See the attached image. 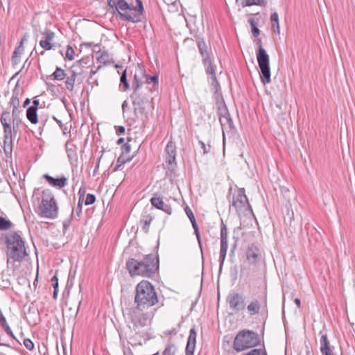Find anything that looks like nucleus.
<instances>
[{"instance_id": "f257e3e1", "label": "nucleus", "mask_w": 355, "mask_h": 355, "mask_svg": "<svg viewBox=\"0 0 355 355\" xmlns=\"http://www.w3.org/2000/svg\"><path fill=\"white\" fill-rule=\"evenodd\" d=\"M158 302L154 286L148 281L140 282L135 288L134 304L123 309V316L130 323V328L136 334L144 337L150 325L157 309L153 308Z\"/></svg>"}, {"instance_id": "f03ea898", "label": "nucleus", "mask_w": 355, "mask_h": 355, "mask_svg": "<svg viewBox=\"0 0 355 355\" xmlns=\"http://www.w3.org/2000/svg\"><path fill=\"white\" fill-rule=\"evenodd\" d=\"M6 244L8 264L12 269L13 275L19 284L22 275V238L17 232H10L2 236Z\"/></svg>"}, {"instance_id": "7ed1b4c3", "label": "nucleus", "mask_w": 355, "mask_h": 355, "mask_svg": "<svg viewBox=\"0 0 355 355\" xmlns=\"http://www.w3.org/2000/svg\"><path fill=\"white\" fill-rule=\"evenodd\" d=\"M133 92L130 97L134 105L138 107L140 112H143L145 110V106L149 104L153 99L151 93L153 88L148 85H144L143 81L139 77V75L135 74L132 83Z\"/></svg>"}, {"instance_id": "20e7f679", "label": "nucleus", "mask_w": 355, "mask_h": 355, "mask_svg": "<svg viewBox=\"0 0 355 355\" xmlns=\"http://www.w3.org/2000/svg\"><path fill=\"white\" fill-rule=\"evenodd\" d=\"M36 195L35 191L33 198L40 201L38 205L40 214L46 218H55L58 214V206L52 191L49 189L42 191L41 198L36 197Z\"/></svg>"}, {"instance_id": "39448f33", "label": "nucleus", "mask_w": 355, "mask_h": 355, "mask_svg": "<svg viewBox=\"0 0 355 355\" xmlns=\"http://www.w3.org/2000/svg\"><path fill=\"white\" fill-rule=\"evenodd\" d=\"M260 343L259 335L250 330L239 331L233 343L234 349L238 352H242L247 349L257 346Z\"/></svg>"}, {"instance_id": "423d86ee", "label": "nucleus", "mask_w": 355, "mask_h": 355, "mask_svg": "<svg viewBox=\"0 0 355 355\" xmlns=\"http://www.w3.org/2000/svg\"><path fill=\"white\" fill-rule=\"evenodd\" d=\"M258 45V51L257 52V59L259 67L260 68L261 81L263 85L270 83V69L269 65V56L266 50L263 48L261 40L257 42Z\"/></svg>"}, {"instance_id": "0eeeda50", "label": "nucleus", "mask_w": 355, "mask_h": 355, "mask_svg": "<svg viewBox=\"0 0 355 355\" xmlns=\"http://www.w3.org/2000/svg\"><path fill=\"white\" fill-rule=\"evenodd\" d=\"M230 208H234L239 215H246L251 211L250 205L243 188L239 189L237 193L232 197Z\"/></svg>"}, {"instance_id": "6e6552de", "label": "nucleus", "mask_w": 355, "mask_h": 355, "mask_svg": "<svg viewBox=\"0 0 355 355\" xmlns=\"http://www.w3.org/2000/svg\"><path fill=\"white\" fill-rule=\"evenodd\" d=\"M202 64L205 67L206 74L209 76L208 80L210 83L211 89L214 91L215 98L217 101L222 98L221 93L220 92V87L217 80L216 75V67L214 65L211 58L202 60Z\"/></svg>"}, {"instance_id": "1a4fd4ad", "label": "nucleus", "mask_w": 355, "mask_h": 355, "mask_svg": "<svg viewBox=\"0 0 355 355\" xmlns=\"http://www.w3.org/2000/svg\"><path fill=\"white\" fill-rule=\"evenodd\" d=\"M139 262L143 277H150L159 269V259L157 254H148Z\"/></svg>"}, {"instance_id": "9d476101", "label": "nucleus", "mask_w": 355, "mask_h": 355, "mask_svg": "<svg viewBox=\"0 0 355 355\" xmlns=\"http://www.w3.org/2000/svg\"><path fill=\"white\" fill-rule=\"evenodd\" d=\"M227 248V226L224 223H222L220 229V248L219 255L220 270H221L225 260Z\"/></svg>"}, {"instance_id": "9b49d317", "label": "nucleus", "mask_w": 355, "mask_h": 355, "mask_svg": "<svg viewBox=\"0 0 355 355\" xmlns=\"http://www.w3.org/2000/svg\"><path fill=\"white\" fill-rule=\"evenodd\" d=\"M227 302L230 309L235 311H240L245 309L244 297L237 293H233L228 295Z\"/></svg>"}, {"instance_id": "f8f14e48", "label": "nucleus", "mask_w": 355, "mask_h": 355, "mask_svg": "<svg viewBox=\"0 0 355 355\" xmlns=\"http://www.w3.org/2000/svg\"><path fill=\"white\" fill-rule=\"evenodd\" d=\"M0 121L4 129V143L12 142V129L10 127L11 116L9 112H3Z\"/></svg>"}, {"instance_id": "ddd939ff", "label": "nucleus", "mask_w": 355, "mask_h": 355, "mask_svg": "<svg viewBox=\"0 0 355 355\" xmlns=\"http://www.w3.org/2000/svg\"><path fill=\"white\" fill-rule=\"evenodd\" d=\"M19 79H17L15 87L13 89V94L11 98V105L12 106V116H15L18 115L20 113V110H19V105H20V101H19V95L22 94V92H20V88H19Z\"/></svg>"}, {"instance_id": "4468645a", "label": "nucleus", "mask_w": 355, "mask_h": 355, "mask_svg": "<svg viewBox=\"0 0 355 355\" xmlns=\"http://www.w3.org/2000/svg\"><path fill=\"white\" fill-rule=\"evenodd\" d=\"M246 257L250 264L256 265L261 258L260 249L254 244L250 245L246 250Z\"/></svg>"}, {"instance_id": "2eb2a0df", "label": "nucleus", "mask_w": 355, "mask_h": 355, "mask_svg": "<svg viewBox=\"0 0 355 355\" xmlns=\"http://www.w3.org/2000/svg\"><path fill=\"white\" fill-rule=\"evenodd\" d=\"M218 115L219 121L223 129L231 128L233 124L232 119L225 105L218 107Z\"/></svg>"}, {"instance_id": "dca6fc26", "label": "nucleus", "mask_w": 355, "mask_h": 355, "mask_svg": "<svg viewBox=\"0 0 355 355\" xmlns=\"http://www.w3.org/2000/svg\"><path fill=\"white\" fill-rule=\"evenodd\" d=\"M184 211H185V214H187V217L189 218V220L191 221L192 227L194 230V234L196 236L198 243L199 244V247H200L201 253L202 254V247L201 239H200V233H199L198 226L197 225L194 214H193L192 210L191 209V208L188 205H187L184 207Z\"/></svg>"}, {"instance_id": "f3484780", "label": "nucleus", "mask_w": 355, "mask_h": 355, "mask_svg": "<svg viewBox=\"0 0 355 355\" xmlns=\"http://www.w3.org/2000/svg\"><path fill=\"white\" fill-rule=\"evenodd\" d=\"M126 268L131 277L142 276L140 262L135 259H129L126 262Z\"/></svg>"}, {"instance_id": "a211bd4d", "label": "nucleus", "mask_w": 355, "mask_h": 355, "mask_svg": "<svg viewBox=\"0 0 355 355\" xmlns=\"http://www.w3.org/2000/svg\"><path fill=\"white\" fill-rule=\"evenodd\" d=\"M197 333L195 328H191L187 340L185 353L186 355H193L196 348Z\"/></svg>"}, {"instance_id": "6ab92c4d", "label": "nucleus", "mask_w": 355, "mask_h": 355, "mask_svg": "<svg viewBox=\"0 0 355 355\" xmlns=\"http://www.w3.org/2000/svg\"><path fill=\"white\" fill-rule=\"evenodd\" d=\"M262 306H266V297L263 296L261 300H254L247 306V310L250 315L257 314Z\"/></svg>"}, {"instance_id": "aec40b11", "label": "nucleus", "mask_w": 355, "mask_h": 355, "mask_svg": "<svg viewBox=\"0 0 355 355\" xmlns=\"http://www.w3.org/2000/svg\"><path fill=\"white\" fill-rule=\"evenodd\" d=\"M151 205L155 208L162 210L168 215L172 214V208L169 205L165 204L161 197L153 196L150 199Z\"/></svg>"}, {"instance_id": "412c9836", "label": "nucleus", "mask_w": 355, "mask_h": 355, "mask_svg": "<svg viewBox=\"0 0 355 355\" xmlns=\"http://www.w3.org/2000/svg\"><path fill=\"white\" fill-rule=\"evenodd\" d=\"M43 178L51 186L58 188H63L67 185V180L62 175L60 178H55L49 174H44Z\"/></svg>"}, {"instance_id": "4be33fe9", "label": "nucleus", "mask_w": 355, "mask_h": 355, "mask_svg": "<svg viewBox=\"0 0 355 355\" xmlns=\"http://www.w3.org/2000/svg\"><path fill=\"white\" fill-rule=\"evenodd\" d=\"M139 75L141 78H145V81L143 82L144 85H148L150 83H153V90L155 89L158 86V76L154 75L152 76H148L144 73V71L141 67H139Z\"/></svg>"}, {"instance_id": "5701e85b", "label": "nucleus", "mask_w": 355, "mask_h": 355, "mask_svg": "<svg viewBox=\"0 0 355 355\" xmlns=\"http://www.w3.org/2000/svg\"><path fill=\"white\" fill-rule=\"evenodd\" d=\"M320 350L322 355H334L329 345V342L327 334L322 335L320 339Z\"/></svg>"}, {"instance_id": "b1692460", "label": "nucleus", "mask_w": 355, "mask_h": 355, "mask_svg": "<svg viewBox=\"0 0 355 355\" xmlns=\"http://www.w3.org/2000/svg\"><path fill=\"white\" fill-rule=\"evenodd\" d=\"M44 39L40 41V45L45 50H50L52 48L51 42L54 38V33L50 31L44 33Z\"/></svg>"}, {"instance_id": "393cba45", "label": "nucleus", "mask_w": 355, "mask_h": 355, "mask_svg": "<svg viewBox=\"0 0 355 355\" xmlns=\"http://www.w3.org/2000/svg\"><path fill=\"white\" fill-rule=\"evenodd\" d=\"M166 162L168 164H174L175 162V146L173 142L168 143L166 147Z\"/></svg>"}, {"instance_id": "a878e982", "label": "nucleus", "mask_w": 355, "mask_h": 355, "mask_svg": "<svg viewBox=\"0 0 355 355\" xmlns=\"http://www.w3.org/2000/svg\"><path fill=\"white\" fill-rule=\"evenodd\" d=\"M66 151L67 153V156L69 159V160H76L77 159V152H76V146L70 142L69 141H67L66 144Z\"/></svg>"}, {"instance_id": "bb28decb", "label": "nucleus", "mask_w": 355, "mask_h": 355, "mask_svg": "<svg viewBox=\"0 0 355 355\" xmlns=\"http://www.w3.org/2000/svg\"><path fill=\"white\" fill-rule=\"evenodd\" d=\"M198 47L199 52L202 58V61L205 60V59L210 58L208 50H207V46L205 41L203 40H199L198 42Z\"/></svg>"}, {"instance_id": "cd10ccee", "label": "nucleus", "mask_w": 355, "mask_h": 355, "mask_svg": "<svg viewBox=\"0 0 355 355\" xmlns=\"http://www.w3.org/2000/svg\"><path fill=\"white\" fill-rule=\"evenodd\" d=\"M116 10L119 12L121 10H136L137 8L133 6H130L128 3L125 0H118L116 2V6H115Z\"/></svg>"}, {"instance_id": "c85d7f7f", "label": "nucleus", "mask_w": 355, "mask_h": 355, "mask_svg": "<svg viewBox=\"0 0 355 355\" xmlns=\"http://www.w3.org/2000/svg\"><path fill=\"white\" fill-rule=\"evenodd\" d=\"M26 117L33 124H35L38 121L37 110L35 107H29L26 110Z\"/></svg>"}, {"instance_id": "c756f323", "label": "nucleus", "mask_w": 355, "mask_h": 355, "mask_svg": "<svg viewBox=\"0 0 355 355\" xmlns=\"http://www.w3.org/2000/svg\"><path fill=\"white\" fill-rule=\"evenodd\" d=\"M100 53L101 54L96 58L98 62L103 64H108L112 62L111 56L107 51H103Z\"/></svg>"}, {"instance_id": "7c9ffc66", "label": "nucleus", "mask_w": 355, "mask_h": 355, "mask_svg": "<svg viewBox=\"0 0 355 355\" xmlns=\"http://www.w3.org/2000/svg\"><path fill=\"white\" fill-rule=\"evenodd\" d=\"M22 46V40L19 42V46L13 52V55L12 57V62L13 65L17 64L20 62V57L22 53V50L21 49Z\"/></svg>"}, {"instance_id": "2f4dec72", "label": "nucleus", "mask_w": 355, "mask_h": 355, "mask_svg": "<svg viewBox=\"0 0 355 355\" xmlns=\"http://www.w3.org/2000/svg\"><path fill=\"white\" fill-rule=\"evenodd\" d=\"M153 220V217L149 215H144L140 220V223L142 224V230L145 232H148L149 230V227L151 221Z\"/></svg>"}, {"instance_id": "473e14b6", "label": "nucleus", "mask_w": 355, "mask_h": 355, "mask_svg": "<svg viewBox=\"0 0 355 355\" xmlns=\"http://www.w3.org/2000/svg\"><path fill=\"white\" fill-rule=\"evenodd\" d=\"M76 76H77L76 73L73 71L71 76L67 77V78L65 81L66 87L69 91H72L73 89Z\"/></svg>"}, {"instance_id": "72a5a7b5", "label": "nucleus", "mask_w": 355, "mask_h": 355, "mask_svg": "<svg viewBox=\"0 0 355 355\" xmlns=\"http://www.w3.org/2000/svg\"><path fill=\"white\" fill-rule=\"evenodd\" d=\"M270 20L272 22V28H274V31L277 33H279V16L277 12H274L270 15Z\"/></svg>"}, {"instance_id": "f704fd0d", "label": "nucleus", "mask_w": 355, "mask_h": 355, "mask_svg": "<svg viewBox=\"0 0 355 355\" xmlns=\"http://www.w3.org/2000/svg\"><path fill=\"white\" fill-rule=\"evenodd\" d=\"M52 76L54 80H62L65 77V72L60 67H57L55 71L53 73Z\"/></svg>"}, {"instance_id": "c9c22d12", "label": "nucleus", "mask_w": 355, "mask_h": 355, "mask_svg": "<svg viewBox=\"0 0 355 355\" xmlns=\"http://www.w3.org/2000/svg\"><path fill=\"white\" fill-rule=\"evenodd\" d=\"M12 227V223L1 216H0V230H8Z\"/></svg>"}, {"instance_id": "e433bc0d", "label": "nucleus", "mask_w": 355, "mask_h": 355, "mask_svg": "<svg viewBox=\"0 0 355 355\" xmlns=\"http://www.w3.org/2000/svg\"><path fill=\"white\" fill-rule=\"evenodd\" d=\"M249 22L251 26L252 34L254 37H257L259 35L260 31L257 26V23L255 22L253 18H250L249 19Z\"/></svg>"}, {"instance_id": "4c0bfd02", "label": "nucleus", "mask_w": 355, "mask_h": 355, "mask_svg": "<svg viewBox=\"0 0 355 355\" xmlns=\"http://www.w3.org/2000/svg\"><path fill=\"white\" fill-rule=\"evenodd\" d=\"M131 159L132 158H125L123 155L119 156L117 159L116 164L114 166L113 171H116L121 166L124 164L125 162L130 161Z\"/></svg>"}, {"instance_id": "58836bf2", "label": "nucleus", "mask_w": 355, "mask_h": 355, "mask_svg": "<svg viewBox=\"0 0 355 355\" xmlns=\"http://www.w3.org/2000/svg\"><path fill=\"white\" fill-rule=\"evenodd\" d=\"M175 350V345L174 344H169L164 349L162 355H174Z\"/></svg>"}, {"instance_id": "ea45409f", "label": "nucleus", "mask_w": 355, "mask_h": 355, "mask_svg": "<svg viewBox=\"0 0 355 355\" xmlns=\"http://www.w3.org/2000/svg\"><path fill=\"white\" fill-rule=\"evenodd\" d=\"M120 82L123 85L125 89H128L130 87V85L127 80V76H126V69L123 71L122 73L121 78H120Z\"/></svg>"}, {"instance_id": "a19ab883", "label": "nucleus", "mask_w": 355, "mask_h": 355, "mask_svg": "<svg viewBox=\"0 0 355 355\" xmlns=\"http://www.w3.org/2000/svg\"><path fill=\"white\" fill-rule=\"evenodd\" d=\"M245 355H267L266 352L262 349H253Z\"/></svg>"}, {"instance_id": "79ce46f5", "label": "nucleus", "mask_w": 355, "mask_h": 355, "mask_svg": "<svg viewBox=\"0 0 355 355\" xmlns=\"http://www.w3.org/2000/svg\"><path fill=\"white\" fill-rule=\"evenodd\" d=\"M119 15L120 16L121 19L123 21L135 22L134 17L130 14L119 12Z\"/></svg>"}, {"instance_id": "37998d69", "label": "nucleus", "mask_w": 355, "mask_h": 355, "mask_svg": "<svg viewBox=\"0 0 355 355\" xmlns=\"http://www.w3.org/2000/svg\"><path fill=\"white\" fill-rule=\"evenodd\" d=\"M74 53L75 52L73 49L70 46H67L66 51V58L69 60H72L74 58Z\"/></svg>"}, {"instance_id": "c03bdc74", "label": "nucleus", "mask_w": 355, "mask_h": 355, "mask_svg": "<svg viewBox=\"0 0 355 355\" xmlns=\"http://www.w3.org/2000/svg\"><path fill=\"white\" fill-rule=\"evenodd\" d=\"M95 201H96L95 196L92 193H88L86 196L85 203L86 205H90L94 204L95 202Z\"/></svg>"}, {"instance_id": "a18cd8bd", "label": "nucleus", "mask_w": 355, "mask_h": 355, "mask_svg": "<svg viewBox=\"0 0 355 355\" xmlns=\"http://www.w3.org/2000/svg\"><path fill=\"white\" fill-rule=\"evenodd\" d=\"M24 346L26 347L28 350H33L34 349L35 345L33 342L29 338L24 339Z\"/></svg>"}, {"instance_id": "49530a36", "label": "nucleus", "mask_w": 355, "mask_h": 355, "mask_svg": "<svg viewBox=\"0 0 355 355\" xmlns=\"http://www.w3.org/2000/svg\"><path fill=\"white\" fill-rule=\"evenodd\" d=\"M245 5L250 6L252 5H261L264 2V0H243Z\"/></svg>"}, {"instance_id": "de8ad7c7", "label": "nucleus", "mask_w": 355, "mask_h": 355, "mask_svg": "<svg viewBox=\"0 0 355 355\" xmlns=\"http://www.w3.org/2000/svg\"><path fill=\"white\" fill-rule=\"evenodd\" d=\"M199 144L201 147V148L203 150V153L204 154H207L208 153H209L210 150H211V146L210 145H206L203 141H199Z\"/></svg>"}, {"instance_id": "09e8293b", "label": "nucleus", "mask_w": 355, "mask_h": 355, "mask_svg": "<svg viewBox=\"0 0 355 355\" xmlns=\"http://www.w3.org/2000/svg\"><path fill=\"white\" fill-rule=\"evenodd\" d=\"M131 150V146L130 144L126 143L125 144H123L122 146H121V151H122V153L124 154H128L130 152Z\"/></svg>"}, {"instance_id": "8fccbe9b", "label": "nucleus", "mask_w": 355, "mask_h": 355, "mask_svg": "<svg viewBox=\"0 0 355 355\" xmlns=\"http://www.w3.org/2000/svg\"><path fill=\"white\" fill-rule=\"evenodd\" d=\"M51 282L53 289H58V279L56 275L51 278Z\"/></svg>"}, {"instance_id": "3c124183", "label": "nucleus", "mask_w": 355, "mask_h": 355, "mask_svg": "<svg viewBox=\"0 0 355 355\" xmlns=\"http://www.w3.org/2000/svg\"><path fill=\"white\" fill-rule=\"evenodd\" d=\"M135 1L137 2V6L136 7L137 8L136 10L139 11L140 13H142L143 11H144V7H143L142 1L141 0H135Z\"/></svg>"}, {"instance_id": "603ef678", "label": "nucleus", "mask_w": 355, "mask_h": 355, "mask_svg": "<svg viewBox=\"0 0 355 355\" xmlns=\"http://www.w3.org/2000/svg\"><path fill=\"white\" fill-rule=\"evenodd\" d=\"M125 128L123 126H117L116 132L117 135H122L125 132Z\"/></svg>"}, {"instance_id": "864d4df0", "label": "nucleus", "mask_w": 355, "mask_h": 355, "mask_svg": "<svg viewBox=\"0 0 355 355\" xmlns=\"http://www.w3.org/2000/svg\"><path fill=\"white\" fill-rule=\"evenodd\" d=\"M7 322H6V318L3 315V314L1 313L0 315V324L2 326V327H4L5 325H6Z\"/></svg>"}, {"instance_id": "5fc2aeb1", "label": "nucleus", "mask_w": 355, "mask_h": 355, "mask_svg": "<svg viewBox=\"0 0 355 355\" xmlns=\"http://www.w3.org/2000/svg\"><path fill=\"white\" fill-rule=\"evenodd\" d=\"M107 4L110 8H115V6H116V3L114 1V0H107Z\"/></svg>"}, {"instance_id": "6e6d98bb", "label": "nucleus", "mask_w": 355, "mask_h": 355, "mask_svg": "<svg viewBox=\"0 0 355 355\" xmlns=\"http://www.w3.org/2000/svg\"><path fill=\"white\" fill-rule=\"evenodd\" d=\"M39 105V101L37 99L33 100V105L31 107H35V110H37V106Z\"/></svg>"}, {"instance_id": "4d7b16f0", "label": "nucleus", "mask_w": 355, "mask_h": 355, "mask_svg": "<svg viewBox=\"0 0 355 355\" xmlns=\"http://www.w3.org/2000/svg\"><path fill=\"white\" fill-rule=\"evenodd\" d=\"M6 331V332L8 334H12V331H11V329L9 327V326L8 325V324H6V325H5L4 327H3Z\"/></svg>"}, {"instance_id": "13d9d810", "label": "nucleus", "mask_w": 355, "mask_h": 355, "mask_svg": "<svg viewBox=\"0 0 355 355\" xmlns=\"http://www.w3.org/2000/svg\"><path fill=\"white\" fill-rule=\"evenodd\" d=\"M21 71V70H19V71H18L17 73H16L10 80V83H12V81H14L15 80V78L19 76V72Z\"/></svg>"}, {"instance_id": "bf43d9fd", "label": "nucleus", "mask_w": 355, "mask_h": 355, "mask_svg": "<svg viewBox=\"0 0 355 355\" xmlns=\"http://www.w3.org/2000/svg\"><path fill=\"white\" fill-rule=\"evenodd\" d=\"M18 128H19L18 122H17L16 125H15V119H13V130L15 132H16L17 131Z\"/></svg>"}, {"instance_id": "052dcab7", "label": "nucleus", "mask_w": 355, "mask_h": 355, "mask_svg": "<svg viewBox=\"0 0 355 355\" xmlns=\"http://www.w3.org/2000/svg\"><path fill=\"white\" fill-rule=\"evenodd\" d=\"M294 302H295V304L297 305V306L298 308H300V304H301L300 300L299 298H295Z\"/></svg>"}, {"instance_id": "680f3d73", "label": "nucleus", "mask_w": 355, "mask_h": 355, "mask_svg": "<svg viewBox=\"0 0 355 355\" xmlns=\"http://www.w3.org/2000/svg\"><path fill=\"white\" fill-rule=\"evenodd\" d=\"M31 103V101L29 98H26L24 101V107H26L28 105H29Z\"/></svg>"}, {"instance_id": "e2e57ef3", "label": "nucleus", "mask_w": 355, "mask_h": 355, "mask_svg": "<svg viewBox=\"0 0 355 355\" xmlns=\"http://www.w3.org/2000/svg\"><path fill=\"white\" fill-rule=\"evenodd\" d=\"M58 289H54L53 290V297L54 299H56L57 297H58Z\"/></svg>"}, {"instance_id": "0e129e2a", "label": "nucleus", "mask_w": 355, "mask_h": 355, "mask_svg": "<svg viewBox=\"0 0 355 355\" xmlns=\"http://www.w3.org/2000/svg\"><path fill=\"white\" fill-rule=\"evenodd\" d=\"M123 142H124V138H122V137H121V138H119V139L117 140L116 144H117L118 145H120V144H123Z\"/></svg>"}, {"instance_id": "69168bd1", "label": "nucleus", "mask_w": 355, "mask_h": 355, "mask_svg": "<svg viewBox=\"0 0 355 355\" xmlns=\"http://www.w3.org/2000/svg\"><path fill=\"white\" fill-rule=\"evenodd\" d=\"M77 64L81 65L82 63L87 64V62L85 61V59H80V60L77 61Z\"/></svg>"}, {"instance_id": "338daca9", "label": "nucleus", "mask_w": 355, "mask_h": 355, "mask_svg": "<svg viewBox=\"0 0 355 355\" xmlns=\"http://www.w3.org/2000/svg\"><path fill=\"white\" fill-rule=\"evenodd\" d=\"M97 72V71H94V70H91L90 71V77L89 78H92L93 75H94Z\"/></svg>"}, {"instance_id": "774afa93", "label": "nucleus", "mask_w": 355, "mask_h": 355, "mask_svg": "<svg viewBox=\"0 0 355 355\" xmlns=\"http://www.w3.org/2000/svg\"><path fill=\"white\" fill-rule=\"evenodd\" d=\"M81 209H82V205L80 204V202L79 201L78 203V209H79L80 212L81 211Z\"/></svg>"}]
</instances>
